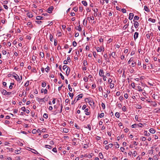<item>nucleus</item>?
<instances>
[{
    "mask_svg": "<svg viewBox=\"0 0 160 160\" xmlns=\"http://www.w3.org/2000/svg\"><path fill=\"white\" fill-rule=\"evenodd\" d=\"M131 86L133 88H134L135 87V84L134 82H132L131 83Z\"/></svg>",
    "mask_w": 160,
    "mask_h": 160,
    "instance_id": "48",
    "label": "nucleus"
},
{
    "mask_svg": "<svg viewBox=\"0 0 160 160\" xmlns=\"http://www.w3.org/2000/svg\"><path fill=\"white\" fill-rule=\"evenodd\" d=\"M45 147L46 148H48L49 149H51L52 148V147L51 146L48 145H46L45 146Z\"/></svg>",
    "mask_w": 160,
    "mask_h": 160,
    "instance_id": "27",
    "label": "nucleus"
},
{
    "mask_svg": "<svg viewBox=\"0 0 160 160\" xmlns=\"http://www.w3.org/2000/svg\"><path fill=\"white\" fill-rule=\"evenodd\" d=\"M82 3L85 6L87 5V3L86 1H82Z\"/></svg>",
    "mask_w": 160,
    "mask_h": 160,
    "instance_id": "15",
    "label": "nucleus"
},
{
    "mask_svg": "<svg viewBox=\"0 0 160 160\" xmlns=\"http://www.w3.org/2000/svg\"><path fill=\"white\" fill-rule=\"evenodd\" d=\"M86 105H84L83 106V107H82V110H84V109H86Z\"/></svg>",
    "mask_w": 160,
    "mask_h": 160,
    "instance_id": "62",
    "label": "nucleus"
},
{
    "mask_svg": "<svg viewBox=\"0 0 160 160\" xmlns=\"http://www.w3.org/2000/svg\"><path fill=\"white\" fill-rule=\"evenodd\" d=\"M115 116L118 118H119V112H117L115 114Z\"/></svg>",
    "mask_w": 160,
    "mask_h": 160,
    "instance_id": "18",
    "label": "nucleus"
},
{
    "mask_svg": "<svg viewBox=\"0 0 160 160\" xmlns=\"http://www.w3.org/2000/svg\"><path fill=\"white\" fill-rule=\"evenodd\" d=\"M50 41L52 42L53 41V39H52L53 36H52L51 34H50Z\"/></svg>",
    "mask_w": 160,
    "mask_h": 160,
    "instance_id": "45",
    "label": "nucleus"
},
{
    "mask_svg": "<svg viewBox=\"0 0 160 160\" xmlns=\"http://www.w3.org/2000/svg\"><path fill=\"white\" fill-rule=\"evenodd\" d=\"M99 157L100 158L102 159L103 158V156L102 153H101V152L99 153Z\"/></svg>",
    "mask_w": 160,
    "mask_h": 160,
    "instance_id": "19",
    "label": "nucleus"
},
{
    "mask_svg": "<svg viewBox=\"0 0 160 160\" xmlns=\"http://www.w3.org/2000/svg\"><path fill=\"white\" fill-rule=\"evenodd\" d=\"M15 74H16V76H13V77L17 81H18L19 80H20V78H19V76L16 73H15Z\"/></svg>",
    "mask_w": 160,
    "mask_h": 160,
    "instance_id": "10",
    "label": "nucleus"
},
{
    "mask_svg": "<svg viewBox=\"0 0 160 160\" xmlns=\"http://www.w3.org/2000/svg\"><path fill=\"white\" fill-rule=\"evenodd\" d=\"M48 114L47 113H44L43 116V117L45 118H48Z\"/></svg>",
    "mask_w": 160,
    "mask_h": 160,
    "instance_id": "25",
    "label": "nucleus"
},
{
    "mask_svg": "<svg viewBox=\"0 0 160 160\" xmlns=\"http://www.w3.org/2000/svg\"><path fill=\"white\" fill-rule=\"evenodd\" d=\"M60 76L61 77L62 79V80H64V77L62 75V74L61 73H60Z\"/></svg>",
    "mask_w": 160,
    "mask_h": 160,
    "instance_id": "50",
    "label": "nucleus"
},
{
    "mask_svg": "<svg viewBox=\"0 0 160 160\" xmlns=\"http://www.w3.org/2000/svg\"><path fill=\"white\" fill-rule=\"evenodd\" d=\"M104 116V113H103L102 112L99 114V117L100 118H102Z\"/></svg>",
    "mask_w": 160,
    "mask_h": 160,
    "instance_id": "24",
    "label": "nucleus"
},
{
    "mask_svg": "<svg viewBox=\"0 0 160 160\" xmlns=\"http://www.w3.org/2000/svg\"><path fill=\"white\" fill-rule=\"evenodd\" d=\"M136 108L137 109H140L142 108V107L140 105H137L136 106Z\"/></svg>",
    "mask_w": 160,
    "mask_h": 160,
    "instance_id": "23",
    "label": "nucleus"
},
{
    "mask_svg": "<svg viewBox=\"0 0 160 160\" xmlns=\"http://www.w3.org/2000/svg\"><path fill=\"white\" fill-rule=\"evenodd\" d=\"M138 33L137 32H136L134 35V38L135 40L138 38Z\"/></svg>",
    "mask_w": 160,
    "mask_h": 160,
    "instance_id": "2",
    "label": "nucleus"
},
{
    "mask_svg": "<svg viewBox=\"0 0 160 160\" xmlns=\"http://www.w3.org/2000/svg\"><path fill=\"white\" fill-rule=\"evenodd\" d=\"M1 91L2 93L4 95H6L7 91L5 89H2Z\"/></svg>",
    "mask_w": 160,
    "mask_h": 160,
    "instance_id": "5",
    "label": "nucleus"
},
{
    "mask_svg": "<svg viewBox=\"0 0 160 160\" xmlns=\"http://www.w3.org/2000/svg\"><path fill=\"white\" fill-rule=\"evenodd\" d=\"M138 126V124H134L133 125H132L131 126V127L132 128H136V126Z\"/></svg>",
    "mask_w": 160,
    "mask_h": 160,
    "instance_id": "40",
    "label": "nucleus"
},
{
    "mask_svg": "<svg viewBox=\"0 0 160 160\" xmlns=\"http://www.w3.org/2000/svg\"><path fill=\"white\" fill-rule=\"evenodd\" d=\"M67 62H71V59L69 57H68L67 58Z\"/></svg>",
    "mask_w": 160,
    "mask_h": 160,
    "instance_id": "55",
    "label": "nucleus"
},
{
    "mask_svg": "<svg viewBox=\"0 0 160 160\" xmlns=\"http://www.w3.org/2000/svg\"><path fill=\"white\" fill-rule=\"evenodd\" d=\"M74 126L76 127L78 129H79V127L78 126L77 124L75 123L74 125Z\"/></svg>",
    "mask_w": 160,
    "mask_h": 160,
    "instance_id": "64",
    "label": "nucleus"
},
{
    "mask_svg": "<svg viewBox=\"0 0 160 160\" xmlns=\"http://www.w3.org/2000/svg\"><path fill=\"white\" fill-rule=\"evenodd\" d=\"M36 22L38 24H40L41 23H42V21H36Z\"/></svg>",
    "mask_w": 160,
    "mask_h": 160,
    "instance_id": "53",
    "label": "nucleus"
},
{
    "mask_svg": "<svg viewBox=\"0 0 160 160\" xmlns=\"http://www.w3.org/2000/svg\"><path fill=\"white\" fill-rule=\"evenodd\" d=\"M15 152L17 154H19L20 153V150H16L15 151Z\"/></svg>",
    "mask_w": 160,
    "mask_h": 160,
    "instance_id": "54",
    "label": "nucleus"
},
{
    "mask_svg": "<svg viewBox=\"0 0 160 160\" xmlns=\"http://www.w3.org/2000/svg\"><path fill=\"white\" fill-rule=\"evenodd\" d=\"M144 9L146 11H147L148 12L149 11V10L148 8V7L146 6H144Z\"/></svg>",
    "mask_w": 160,
    "mask_h": 160,
    "instance_id": "17",
    "label": "nucleus"
},
{
    "mask_svg": "<svg viewBox=\"0 0 160 160\" xmlns=\"http://www.w3.org/2000/svg\"><path fill=\"white\" fill-rule=\"evenodd\" d=\"M97 50L98 52H101L102 50V48L99 47H98L97 48Z\"/></svg>",
    "mask_w": 160,
    "mask_h": 160,
    "instance_id": "37",
    "label": "nucleus"
},
{
    "mask_svg": "<svg viewBox=\"0 0 160 160\" xmlns=\"http://www.w3.org/2000/svg\"><path fill=\"white\" fill-rule=\"evenodd\" d=\"M53 8L52 7H49L48 9V12L49 13H51L53 10Z\"/></svg>",
    "mask_w": 160,
    "mask_h": 160,
    "instance_id": "4",
    "label": "nucleus"
},
{
    "mask_svg": "<svg viewBox=\"0 0 160 160\" xmlns=\"http://www.w3.org/2000/svg\"><path fill=\"white\" fill-rule=\"evenodd\" d=\"M48 136L49 135L48 134H45L43 136V138H48Z\"/></svg>",
    "mask_w": 160,
    "mask_h": 160,
    "instance_id": "58",
    "label": "nucleus"
},
{
    "mask_svg": "<svg viewBox=\"0 0 160 160\" xmlns=\"http://www.w3.org/2000/svg\"><path fill=\"white\" fill-rule=\"evenodd\" d=\"M138 126L139 127L141 128L142 127V126H143L142 124L141 123H140L138 124Z\"/></svg>",
    "mask_w": 160,
    "mask_h": 160,
    "instance_id": "44",
    "label": "nucleus"
},
{
    "mask_svg": "<svg viewBox=\"0 0 160 160\" xmlns=\"http://www.w3.org/2000/svg\"><path fill=\"white\" fill-rule=\"evenodd\" d=\"M111 55L113 58H115V52H112L111 53Z\"/></svg>",
    "mask_w": 160,
    "mask_h": 160,
    "instance_id": "33",
    "label": "nucleus"
},
{
    "mask_svg": "<svg viewBox=\"0 0 160 160\" xmlns=\"http://www.w3.org/2000/svg\"><path fill=\"white\" fill-rule=\"evenodd\" d=\"M88 64V63L87 61H86L84 60L83 62V65L84 66L87 65Z\"/></svg>",
    "mask_w": 160,
    "mask_h": 160,
    "instance_id": "47",
    "label": "nucleus"
},
{
    "mask_svg": "<svg viewBox=\"0 0 160 160\" xmlns=\"http://www.w3.org/2000/svg\"><path fill=\"white\" fill-rule=\"evenodd\" d=\"M77 45V43L75 41H73L72 42V45L74 47H75Z\"/></svg>",
    "mask_w": 160,
    "mask_h": 160,
    "instance_id": "36",
    "label": "nucleus"
},
{
    "mask_svg": "<svg viewBox=\"0 0 160 160\" xmlns=\"http://www.w3.org/2000/svg\"><path fill=\"white\" fill-rule=\"evenodd\" d=\"M63 131L65 133H67L68 132V129L66 128H64L63 129Z\"/></svg>",
    "mask_w": 160,
    "mask_h": 160,
    "instance_id": "26",
    "label": "nucleus"
},
{
    "mask_svg": "<svg viewBox=\"0 0 160 160\" xmlns=\"http://www.w3.org/2000/svg\"><path fill=\"white\" fill-rule=\"evenodd\" d=\"M128 25H129V24H126V25H125L123 27V28H124V29H126L128 27Z\"/></svg>",
    "mask_w": 160,
    "mask_h": 160,
    "instance_id": "38",
    "label": "nucleus"
},
{
    "mask_svg": "<svg viewBox=\"0 0 160 160\" xmlns=\"http://www.w3.org/2000/svg\"><path fill=\"white\" fill-rule=\"evenodd\" d=\"M133 22H134V25L135 28H138L139 26V23L138 22L135 21L134 20H133Z\"/></svg>",
    "mask_w": 160,
    "mask_h": 160,
    "instance_id": "1",
    "label": "nucleus"
},
{
    "mask_svg": "<svg viewBox=\"0 0 160 160\" xmlns=\"http://www.w3.org/2000/svg\"><path fill=\"white\" fill-rule=\"evenodd\" d=\"M138 88V91L139 92L142 91V89L141 87L139 86H138L137 87Z\"/></svg>",
    "mask_w": 160,
    "mask_h": 160,
    "instance_id": "22",
    "label": "nucleus"
},
{
    "mask_svg": "<svg viewBox=\"0 0 160 160\" xmlns=\"http://www.w3.org/2000/svg\"><path fill=\"white\" fill-rule=\"evenodd\" d=\"M3 4H7L8 3V1L7 0H5V1H3Z\"/></svg>",
    "mask_w": 160,
    "mask_h": 160,
    "instance_id": "61",
    "label": "nucleus"
},
{
    "mask_svg": "<svg viewBox=\"0 0 160 160\" xmlns=\"http://www.w3.org/2000/svg\"><path fill=\"white\" fill-rule=\"evenodd\" d=\"M134 16V14L133 13H130L129 15V19L131 20L132 18Z\"/></svg>",
    "mask_w": 160,
    "mask_h": 160,
    "instance_id": "3",
    "label": "nucleus"
},
{
    "mask_svg": "<svg viewBox=\"0 0 160 160\" xmlns=\"http://www.w3.org/2000/svg\"><path fill=\"white\" fill-rule=\"evenodd\" d=\"M149 132L150 133L154 134L155 132L156 131L154 129L151 128L149 130Z\"/></svg>",
    "mask_w": 160,
    "mask_h": 160,
    "instance_id": "9",
    "label": "nucleus"
},
{
    "mask_svg": "<svg viewBox=\"0 0 160 160\" xmlns=\"http://www.w3.org/2000/svg\"><path fill=\"white\" fill-rule=\"evenodd\" d=\"M103 73V71L102 69H100L99 72V75L100 76H103V75L102 74Z\"/></svg>",
    "mask_w": 160,
    "mask_h": 160,
    "instance_id": "11",
    "label": "nucleus"
},
{
    "mask_svg": "<svg viewBox=\"0 0 160 160\" xmlns=\"http://www.w3.org/2000/svg\"><path fill=\"white\" fill-rule=\"evenodd\" d=\"M116 148H118L119 147V145L117 142H116Z\"/></svg>",
    "mask_w": 160,
    "mask_h": 160,
    "instance_id": "51",
    "label": "nucleus"
},
{
    "mask_svg": "<svg viewBox=\"0 0 160 160\" xmlns=\"http://www.w3.org/2000/svg\"><path fill=\"white\" fill-rule=\"evenodd\" d=\"M49 69H50L49 67L48 66L45 69V71L47 72H48V71L49 70Z\"/></svg>",
    "mask_w": 160,
    "mask_h": 160,
    "instance_id": "32",
    "label": "nucleus"
},
{
    "mask_svg": "<svg viewBox=\"0 0 160 160\" xmlns=\"http://www.w3.org/2000/svg\"><path fill=\"white\" fill-rule=\"evenodd\" d=\"M102 108L103 109H105V105L104 103H102Z\"/></svg>",
    "mask_w": 160,
    "mask_h": 160,
    "instance_id": "59",
    "label": "nucleus"
},
{
    "mask_svg": "<svg viewBox=\"0 0 160 160\" xmlns=\"http://www.w3.org/2000/svg\"><path fill=\"white\" fill-rule=\"evenodd\" d=\"M46 85V84L45 82H42V86L43 87H45Z\"/></svg>",
    "mask_w": 160,
    "mask_h": 160,
    "instance_id": "34",
    "label": "nucleus"
},
{
    "mask_svg": "<svg viewBox=\"0 0 160 160\" xmlns=\"http://www.w3.org/2000/svg\"><path fill=\"white\" fill-rule=\"evenodd\" d=\"M68 89H69V90L71 92L72 91V88L71 87V86H70V84H69L68 85Z\"/></svg>",
    "mask_w": 160,
    "mask_h": 160,
    "instance_id": "42",
    "label": "nucleus"
},
{
    "mask_svg": "<svg viewBox=\"0 0 160 160\" xmlns=\"http://www.w3.org/2000/svg\"><path fill=\"white\" fill-rule=\"evenodd\" d=\"M40 55L42 58H43L44 57V54L43 52H41L40 53Z\"/></svg>",
    "mask_w": 160,
    "mask_h": 160,
    "instance_id": "30",
    "label": "nucleus"
},
{
    "mask_svg": "<svg viewBox=\"0 0 160 160\" xmlns=\"http://www.w3.org/2000/svg\"><path fill=\"white\" fill-rule=\"evenodd\" d=\"M110 87L111 88H112L114 87V84L113 83H110Z\"/></svg>",
    "mask_w": 160,
    "mask_h": 160,
    "instance_id": "41",
    "label": "nucleus"
},
{
    "mask_svg": "<svg viewBox=\"0 0 160 160\" xmlns=\"http://www.w3.org/2000/svg\"><path fill=\"white\" fill-rule=\"evenodd\" d=\"M27 15L29 18H32L33 17V15L29 12L27 13Z\"/></svg>",
    "mask_w": 160,
    "mask_h": 160,
    "instance_id": "16",
    "label": "nucleus"
},
{
    "mask_svg": "<svg viewBox=\"0 0 160 160\" xmlns=\"http://www.w3.org/2000/svg\"><path fill=\"white\" fill-rule=\"evenodd\" d=\"M36 19L37 20H43L44 19V18L43 17H41L40 16H37L36 18Z\"/></svg>",
    "mask_w": 160,
    "mask_h": 160,
    "instance_id": "8",
    "label": "nucleus"
},
{
    "mask_svg": "<svg viewBox=\"0 0 160 160\" xmlns=\"http://www.w3.org/2000/svg\"><path fill=\"white\" fill-rule=\"evenodd\" d=\"M29 82L28 81L25 83V84L24 85V86H26V87L28 86V85H29Z\"/></svg>",
    "mask_w": 160,
    "mask_h": 160,
    "instance_id": "52",
    "label": "nucleus"
},
{
    "mask_svg": "<svg viewBox=\"0 0 160 160\" xmlns=\"http://www.w3.org/2000/svg\"><path fill=\"white\" fill-rule=\"evenodd\" d=\"M139 19V17L138 16H135L134 17V20L135 21V20H138Z\"/></svg>",
    "mask_w": 160,
    "mask_h": 160,
    "instance_id": "21",
    "label": "nucleus"
},
{
    "mask_svg": "<svg viewBox=\"0 0 160 160\" xmlns=\"http://www.w3.org/2000/svg\"><path fill=\"white\" fill-rule=\"evenodd\" d=\"M148 21L150 22H151L153 23H154L155 22L156 20L155 19H152L151 18H150L148 19Z\"/></svg>",
    "mask_w": 160,
    "mask_h": 160,
    "instance_id": "13",
    "label": "nucleus"
},
{
    "mask_svg": "<svg viewBox=\"0 0 160 160\" xmlns=\"http://www.w3.org/2000/svg\"><path fill=\"white\" fill-rule=\"evenodd\" d=\"M68 94L70 97L72 99L73 97V93H71L70 92L68 93Z\"/></svg>",
    "mask_w": 160,
    "mask_h": 160,
    "instance_id": "35",
    "label": "nucleus"
},
{
    "mask_svg": "<svg viewBox=\"0 0 160 160\" xmlns=\"http://www.w3.org/2000/svg\"><path fill=\"white\" fill-rule=\"evenodd\" d=\"M144 134L145 135L148 136H149L150 135V134L147 131H144Z\"/></svg>",
    "mask_w": 160,
    "mask_h": 160,
    "instance_id": "14",
    "label": "nucleus"
},
{
    "mask_svg": "<svg viewBox=\"0 0 160 160\" xmlns=\"http://www.w3.org/2000/svg\"><path fill=\"white\" fill-rule=\"evenodd\" d=\"M94 18L93 16L91 18L89 17L87 18V19L88 20H90L91 19L92 20H94Z\"/></svg>",
    "mask_w": 160,
    "mask_h": 160,
    "instance_id": "28",
    "label": "nucleus"
},
{
    "mask_svg": "<svg viewBox=\"0 0 160 160\" xmlns=\"http://www.w3.org/2000/svg\"><path fill=\"white\" fill-rule=\"evenodd\" d=\"M124 97L125 98L127 99L128 98V95L127 93H126L124 95Z\"/></svg>",
    "mask_w": 160,
    "mask_h": 160,
    "instance_id": "56",
    "label": "nucleus"
},
{
    "mask_svg": "<svg viewBox=\"0 0 160 160\" xmlns=\"http://www.w3.org/2000/svg\"><path fill=\"white\" fill-rule=\"evenodd\" d=\"M76 29L80 31H81L82 30V28L80 25H79V26L78 27V28H77Z\"/></svg>",
    "mask_w": 160,
    "mask_h": 160,
    "instance_id": "31",
    "label": "nucleus"
},
{
    "mask_svg": "<svg viewBox=\"0 0 160 160\" xmlns=\"http://www.w3.org/2000/svg\"><path fill=\"white\" fill-rule=\"evenodd\" d=\"M83 96V94H81L79 95L78 96V98L77 99V101H78V100H79L80 99V98H82Z\"/></svg>",
    "mask_w": 160,
    "mask_h": 160,
    "instance_id": "12",
    "label": "nucleus"
},
{
    "mask_svg": "<svg viewBox=\"0 0 160 160\" xmlns=\"http://www.w3.org/2000/svg\"><path fill=\"white\" fill-rule=\"evenodd\" d=\"M140 139L142 141H144L146 140V138L145 137H142L140 138Z\"/></svg>",
    "mask_w": 160,
    "mask_h": 160,
    "instance_id": "29",
    "label": "nucleus"
},
{
    "mask_svg": "<svg viewBox=\"0 0 160 160\" xmlns=\"http://www.w3.org/2000/svg\"><path fill=\"white\" fill-rule=\"evenodd\" d=\"M136 62L134 61H133L132 62V67H134L135 66Z\"/></svg>",
    "mask_w": 160,
    "mask_h": 160,
    "instance_id": "39",
    "label": "nucleus"
},
{
    "mask_svg": "<svg viewBox=\"0 0 160 160\" xmlns=\"http://www.w3.org/2000/svg\"><path fill=\"white\" fill-rule=\"evenodd\" d=\"M133 57H131V58H130V60L128 61V64H130V62H131L132 61H133Z\"/></svg>",
    "mask_w": 160,
    "mask_h": 160,
    "instance_id": "20",
    "label": "nucleus"
},
{
    "mask_svg": "<svg viewBox=\"0 0 160 160\" xmlns=\"http://www.w3.org/2000/svg\"><path fill=\"white\" fill-rule=\"evenodd\" d=\"M122 12L123 13H126V10L124 8H122L121 10Z\"/></svg>",
    "mask_w": 160,
    "mask_h": 160,
    "instance_id": "43",
    "label": "nucleus"
},
{
    "mask_svg": "<svg viewBox=\"0 0 160 160\" xmlns=\"http://www.w3.org/2000/svg\"><path fill=\"white\" fill-rule=\"evenodd\" d=\"M89 109L88 108H86L85 109L84 112H86L85 114L87 115H89L90 114V112H88Z\"/></svg>",
    "mask_w": 160,
    "mask_h": 160,
    "instance_id": "6",
    "label": "nucleus"
},
{
    "mask_svg": "<svg viewBox=\"0 0 160 160\" xmlns=\"http://www.w3.org/2000/svg\"><path fill=\"white\" fill-rule=\"evenodd\" d=\"M2 53L3 54L5 55L7 53V52L5 50H3L2 51Z\"/></svg>",
    "mask_w": 160,
    "mask_h": 160,
    "instance_id": "63",
    "label": "nucleus"
},
{
    "mask_svg": "<svg viewBox=\"0 0 160 160\" xmlns=\"http://www.w3.org/2000/svg\"><path fill=\"white\" fill-rule=\"evenodd\" d=\"M126 108L125 106H123L122 108V110H123V111L125 112L126 111Z\"/></svg>",
    "mask_w": 160,
    "mask_h": 160,
    "instance_id": "57",
    "label": "nucleus"
},
{
    "mask_svg": "<svg viewBox=\"0 0 160 160\" xmlns=\"http://www.w3.org/2000/svg\"><path fill=\"white\" fill-rule=\"evenodd\" d=\"M67 66L66 65H64L63 67V69L65 70L66 68H67Z\"/></svg>",
    "mask_w": 160,
    "mask_h": 160,
    "instance_id": "60",
    "label": "nucleus"
},
{
    "mask_svg": "<svg viewBox=\"0 0 160 160\" xmlns=\"http://www.w3.org/2000/svg\"><path fill=\"white\" fill-rule=\"evenodd\" d=\"M98 90L100 92H101L102 91L103 92L102 87L101 86H100L99 87Z\"/></svg>",
    "mask_w": 160,
    "mask_h": 160,
    "instance_id": "49",
    "label": "nucleus"
},
{
    "mask_svg": "<svg viewBox=\"0 0 160 160\" xmlns=\"http://www.w3.org/2000/svg\"><path fill=\"white\" fill-rule=\"evenodd\" d=\"M137 154V152L136 151H134V152L132 153V155L134 156V157H135Z\"/></svg>",
    "mask_w": 160,
    "mask_h": 160,
    "instance_id": "46",
    "label": "nucleus"
},
{
    "mask_svg": "<svg viewBox=\"0 0 160 160\" xmlns=\"http://www.w3.org/2000/svg\"><path fill=\"white\" fill-rule=\"evenodd\" d=\"M70 71V69L69 68H68L66 71V74L67 76H68L69 74Z\"/></svg>",
    "mask_w": 160,
    "mask_h": 160,
    "instance_id": "7",
    "label": "nucleus"
}]
</instances>
